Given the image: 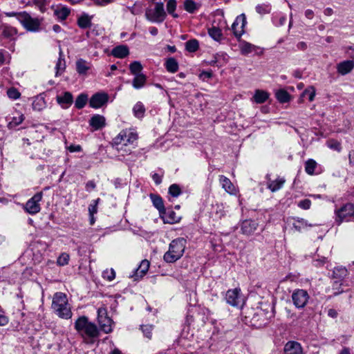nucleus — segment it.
Here are the masks:
<instances>
[{"mask_svg": "<svg viewBox=\"0 0 354 354\" xmlns=\"http://www.w3.org/2000/svg\"><path fill=\"white\" fill-rule=\"evenodd\" d=\"M68 149L71 152H76V151H80L82 148L80 145H71L68 147Z\"/></svg>", "mask_w": 354, "mask_h": 354, "instance_id": "61", "label": "nucleus"}, {"mask_svg": "<svg viewBox=\"0 0 354 354\" xmlns=\"http://www.w3.org/2000/svg\"><path fill=\"white\" fill-rule=\"evenodd\" d=\"M311 201L308 199L301 201L298 203V206L304 209H308L310 207Z\"/></svg>", "mask_w": 354, "mask_h": 354, "instance_id": "57", "label": "nucleus"}, {"mask_svg": "<svg viewBox=\"0 0 354 354\" xmlns=\"http://www.w3.org/2000/svg\"><path fill=\"white\" fill-rule=\"evenodd\" d=\"M108 100L109 96L106 93H99L93 95L91 97L89 104L91 107L97 109L106 103Z\"/></svg>", "mask_w": 354, "mask_h": 354, "instance_id": "13", "label": "nucleus"}, {"mask_svg": "<svg viewBox=\"0 0 354 354\" xmlns=\"http://www.w3.org/2000/svg\"><path fill=\"white\" fill-rule=\"evenodd\" d=\"M78 26L81 28H87L91 26V17L88 15H83L78 18Z\"/></svg>", "mask_w": 354, "mask_h": 354, "instance_id": "31", "label": "nucleus"}, {"mask_svg": "<svg viewBox=\"0 0 354 354\" xmlns=\"http://www.w3.org/2000/svg\"><path fill=\"white\" fill-rule=\"evenodd\" d=\"M129 53V48L126 46H118L112 50V55L118 58H124Z\"/></svg>", "mask_w": 354, "mask_h": 354, "instance_id": "26", "label": "nucleus"}, {"mask_svg": "<svg viewBox=\"0 0 354 354\" xmlns=\"http://www.w3.org/2000/svg\"><path fill=\"white\" fill-rule=\"evenodd\" d=\"M212 211L218 218H221L225 215L224 206L222 203H216L212 205Z\"/></svg>", "mask_w": 354, "mask_h": 354, "instance_id": "38", "label": "nucleus"}, {"mask_svg": "<svg viewBox=\"0 0 354 354\" xmlns=\"http://www.w3.org/2000/svg\"><path fill=\"white\" fill-rule=\"evenodd\" d=\"M221 57H223V60L225 61V55L224 54H216L214 58V59H212L211 62H210V64L211 65H216L218 64V62H219V60L218 58H221Z\"/></svg>", "mask_w": 354, "mask_h": 354, "instance_id": "58", "label": "nucleus"}, {"mask_svg": "<svg viewBox=\"0 0 354 354\" xmlns=\"http://www.w3.org/2000/svg\"><path fill=\"white\" fill-rule=\"evenodd\" d=\"M150 197L153 205L158 209V211L160 213L165 212V207L162 199L160 196L154 194H151Z\"/></svg>", "mask_w": 354, "mask_h": 354, "instance_id": "34", "label": "nucleus"}, {"mask_svg": "<svg viewBox=\"0 0 354 354\" xmlns=\"http://www.w3.org/2000/svg\"><path fill=\"white\" fill-rule=\"evenodd\" d=\"M102 276L104 279H106L108 281H111L115 277V270L113 268L110 270H106L103 272Z\"/></svg>", "mask_w": 354, "mask_h": 354, "instance_id": "50", "label": "nucleus"}, {"mask_svg": "<svg viewBox=\"0 0 354 354\" xmlns=\"http://www.w3.org/2000/svg\"><path fill=\"white\" fill-rule=\"evenodd\" d=\"M167 70L170 73H176L178 69V64L177 61L173 58H169L165 63Z\"/></svg>", "mask_w": 354, "mask_h": 354, "instance_id": "35", "label": "nucleus"}, {"mask_svg": "<svg viewBox=\"0 0 354 354\" xmlns=\"http://www.w3.org/2000/svg\"><path fill=\"white\" fill-rule=\"evenodd\" d=\"M258 224L252 220H245L242 222L241 230L243 234L250 235L257 230Z\"/></svg>", "mask_w": 354, "mask_h": 354, "instance_id": "15", "label": "nucleus"}, {"mask_svg": "<svg viewBox=\"0 0 354 354\" xmlns=\"http://www.w3.org/2000/svg\"><path fill=\"white\" fill-rule=\"evenodd\" d=\"M142 330L144 335L148 338L151 339L152 335V326L151 325H143L141 326Z\"/></svg>", "mask_w": 354, "mask_h": 354, "instance_id": "54", "label": "nucleus"}, {"mask_svg": "<svg viewBox=\"0 0 354 354\" xmlns=\"http://www.w3.org/2000/svg\"><path fill=\"white\" fill-rule=\"evenodd\" d=\"M269 95L267 92L261 90H257L255 91L254 99L257 103H263L268 98Z\"/></svg>", "mask_w": 354, "mask_h": 354, "instance_id": "33", "label": "nucleus"}, {"mask_svg": "<svg viewBox=\"0 0 354 354\" xmlns=\"http://www.w3.org/2000/svg\"><path fill=\"white\" fill-rule=\"evenodd\" d=\"M75 328L84 339H94L100 335L97 326L94 323L89 322L85 316H82L76 320Z\"/></svg>", "mask_w": 354, "mask_h": 354, "instance_id": "2", "label": "nucleus"}, {"mask_svg": "<svg viewBox=\"0 0 354 354\" xmlns=\"http://www.w3.org/2000/svg\"><path fill=\"white\" fill-rule=\"evenodd\" d=\"M309 295L303 289L295 290L292 294V300L295 306L297 308H304L308 303Z\"/></svg>", "mask_w": 354, "mask_h": 354, "instance_id": "9", "label": "nucleus"}, {"mask_svg": "<svg viewBox=\"0 0 354 354\" xmlns=\"http://www.w3.org/2000/svg\"><path fill=\"white\" fill-rule=\"evenodd\" d=\"M149 261L147 259L142 260L139 266V267L136 269L134 274L131 275V278H133L135 281H137L141 278H142L146 273L147 272L149 268Z\"/></svg>", "mask_w": 354, "mask_h": 354, "instance_id": "14", "label": "nucleus"}, {"mask_svg": "<svg viewBox=\"0 0 354 354\" xmlns=\"http://www.w3.org/2000/svg\"><path fill=\"white\" fill-rule=\"evenodd\" d=\"M239 47L243 55H247L257 49V46L245 41H241Z\"/></svg>", "mask_w": 354, "mask_h": 354, "instance_id": "24", "label": "nucleus"}, {"mask_svg": "<svg viewBox=\"0 0 354 354\" xmlns=\"http://www.w3.org/2000/svg\"><path fill=\"white\" fill-rule=\"evenodd\" d=\"M89 124L94 129V130H98L105 126L106 120L104 116L95 115L91 118Z\"/></svg>", "mask_w": 354, "mask_h": 354, "instance_id": "20", "label": "nucleus"}, {"mask_svg": "<svg viewBox=\"0 0 354 354\" xmlns=\"http://www.w3.org/2000/svg\"><path fill=\"white\" fill-rule=\"evenodd\" d=\"M184 8L189 12H193L196 8V3L192 0H185L184 2Z\"/></svg>", "mask_w": 354, "mask_h": 354, "instance_id": "49", "label": "nucleus"}, {"mask_svg": "<svg viewBox=\"0 0 354 354\" xmlns=\"http://www.w3.org/2000/svg\"><path fill=\"white\" fill-rule=\"evenodd\" d=\"M24 120V115L21 113L16 111L9 119L8 127L10 129L16 127Z\"/></svg>", "mask_w": 354, "mask_h": 354, "instance_id": "21", "label": "nucleus"}, {"mask_svg": "<svg viewBox=\"0 0 354 354\" xmlns=\"http://www.w3.org/2000/svg\"><path fill=\"white\" fill-rule=\"evenodd\" d=\"M95 3L100 6H106L113 1V0H94Z\"/></svg>", "mask_w": 354, "mask_h": 354, "instance_id": "62", "label": "nucleus"}, {"mask_svg": "<svg viewBox=\"0 0 354 354\" xmlns=\"http://www.w3.org/2000/svg\"><path fill=\"white\" fill-rule=\"evenodd\" d=\"M2 36L5 38L13 40L17 34V30L12 26L3 25L2 26Z\"/></svg>", "mask_w": 354, "mask_h": 354, "instance_id": "22", "label": "nucleus"}, {"mask_svg": "<svg viewBox=\"0 0 354 354\" xmlns=\"http://www.w3.org/2000/svg\"><path fill=\"white\" fill-rule=\"evenodd\" d=\"M138 139V134L132 129H124L113 139V142L118 151H123L124 153H130L131 149L126 148L133 145Z\"/></svg>", "mask_w": 354, "mask_h": 354, "instance_id": "1", "label": "nucleus"}, {"mask_svg": "<svg viewBox=\"0 0 354 354\" xmlns=\"http://www.w3.org/2000/svg\"><path fill=\"white\" fill-rule=\"evenodd\" d=\"M77 71L80 74H84L88 69V66L85 61L80 59L76 62Z\"/></svg>", "mask_w": 354, "mask_h": 354, "instance_id": "44", "label": "nucleus"}, {"mask_svg": "<svg viewBox=\"0 0 354 354\" xmlns=\"http://www.w3.org/2000/svg\"><path fill=\"white\" fill-rule=\"evenodd\" d=\"M42 192H38L27 201L25 208L29 214H35L40 211L39 202L42 198Z\"/></svg>", "mask_w": 354, "mask_h": 354, "instance_id": "10", "label": "nucleus"}, {"mask_svg": "<svg viewBox=\"0 0 354 354\" xmlns=\"http://www.w3.org/2000/svg\"><path fill=\"white\" fill-rule=\"evenodd\" d=\"M45 106L46 102L41 97H37L32 102V109L35 111H41Z\"/></svg>", "mask_w": 354, "mask_h": 354, "instance_id": "36", "label": "nucleus"}, {"mask_svg": "<svg viewBox=\"0 0 354 354\" xmlns=\"http://www.w3.org/2000/svg\"><path fill=\"white\" fill-rule=\"evenodd\" d=\"M354 68V61L346 60L339 63L337 65V72L342 75H346L350 73Z\"/></svg>", "mask_w": 354, "mask_h": 354, "instance_id": "18", "label": "nucleus"}, {"mask_svg": "<svg viewBox=\"0 0 354 354\" xmlns=\"http://www.w3.org/2000/svg\"><path fill=\"white\" fill-rule=\"evenodd\" d=\"M146 80L147 77L144 74H139L135 75L132 82V85L134 88L139 89L145 86Z\"/></svg>", "mask_w": 354, "mask_h": 354, "instance_id": "28", "label": "nucleus"}, {"mask_svg": "<svg viewBox=\"0 0 354 354\" xmlns=\"http://www.w3.org/2000/svg\"><path fill=\"white\" fill-rule=\"evenodd\" d=\"M18 20L28 31L35 32L39 29V20L37 18H32L26 12H19L18 15Z\"/></svg>", "mask_w": 354, "mask_h": 354, "instance_id": "5", "label": "nucleus"}, {"mask_svg": "<svg viewBox=\"0 0 354 354\" xmlns=\"http://www.w3.org/2000/svg\"><path fill=\"white\" fill-rule=\"evenodd\" d=\"M97 321L102 330L105 333L112 331L113 321L107 315V310L105 308L101 307L97 310Z\"/></svg>", "mask_w": 354, "mask_h": 354, "instance_id": "7", "label": "nucleus"}, {"mask_svg": "<svg viewBox=\"0 0 354 354\" xmlns=\"http://www.w3.org/2000/svg\"><path fill=\"white\" fill-rule=\"evenodd\" d=\"M275 96L277 100L281 103H286L290 101V94L283 89H280L276 91Z\"/></svg>", "mask_w": 354, "mask_h": 354, "instance_id": "30", "label": "nucleus"}, {"mask_svg": "<svg viewBox=\"0 0 354 354\" xmlns=\"http://www.w3.org/2000/svg\"><path fill=\"white\" fill-rule=\"evenodd\" d=\"M256 11L260 15H264L270 12V8L266 4H259L256 6Z\"/></svg>", "mask_w": 354, "mask_h": 354, "instance_id": "48", "label": "nucleus"}, {"mask_svg": "<svg viewBox=\"0 0 354 354\" xmlns=\"http://www.w3.org/2000/svg\"><path fill=\"white\" fill-rule=\"evenodd\" d=\"M307 226L306 221L304 219L298 220L293 224V227L298 231H300L302 228Z\"/></svg>", "mask_w": 354, "mask_h": 354, "instance_id": "56", "label": "nucleus"}, {"mask_svg": "<svg viewBox=\"0 0 354 354\" xmlns=\"http://www.w3.org/2000/svg\"><path fill=\"white\" fill-rule=\"evenodd\" d=\"M169 193L174 197H177L181 194V189L176 184H173L169 187Z\"/></svg>", "mask_w": 354, "mask_h": 354, "instance_id": "47", "label": "nucleus"}, {"mask_svg": "<svg viewBox=\"0 0 354 354\" xmlns=\"http://www.w3.org/2000/svg\"><path fill=\"white\" fill-rule=\"evenodd\" d=\"M245 25L246 17L245 14L239 15L232 26V29L236 37H240L244 33V28Z\"/></svg>", "mask_w": 354, "mask_h": 354, "instance_id": "12", "label": "nucleus"}, {"mask_svg": "<svg viewBox=\"0 0 354 354\" xmlns=\"http://www.w3.org/2000/svg\"><path fill=\"white\" fill-rule=\"evenodd\" d=\"M33 3L42 12L46 10V0H32Z\"/></svg>", "mask_w": 354, "mask_h": 354, "instance_id": "55", "label": "nucleus"}, {"mask_svg": "<svg viewBox=\"0 0 354 354\" xmlns=\"http://www.w3.org/2000/svg\"><path fill=\"white\" fill-rule=\"evenodd\" d=\"M186 245V240L178 238L173 240L169 244V250L164 255V260L173 263L179 259L183 254Z\"/></svg>", "mask_w": 354, "mask_h": 354, "instance_id": "4", "label": "nucleus"}, {"mask_svg": "<svg viewBox=\"0 0 354 354\" xmlns=\"http://www.w3.org/2000/svg\"><path fill=\"white\" fill-rule=\"evenodd\" d=\"M285 354H303L301 346L296 342H288L284 347Z\"/></svg>", "mask_w": 354, "mask_h": 354, "instance_id": "16", "label": "nucleus"}, {"mask_svg": "<svg viewBox=\"0 0 354 354\" xmlns=\"http://www.w3.org/2000/svg\"><path fill=\"white\" fill-rule=\"evenodd\" d=\"M133 112L136 118H142L145 113L144 104L140 102H138L133 108Z\"/></svg>", "mask_w": 354, "mask_h": 354, "instance_id": "32", "label": "nucleus"}, {"mask_svg": "<svg viewBox=\"0 0 354 354\" xmlns=\"http://www.w3.org/2000/svg\"><path fill=\"white\" fill-rule=\"evenodd\" d=\"M8 96L12 100H17L20 97V93L15 88H10L7 91Z\"/></svg>", "mask_w": 354, "mask_h": 354, "instance_id": "51", "label": "nucleus"}, {"mask_svg": "<svg viewBox=\"0 0 354 354\" xmlns=\"http://www.w3.org/2000/svg\"><path fill=\"white\" fill-rule=\"evenodd\" d=\"M326 145L330 149H331L333 150L337 151L338 152H339L341 151V149H342L341 144L337 140H329L327 141Z\"/></svg>", "mask_w": 354, "mask_h": 354, "instance_id": "46", "label": "nucleus"}, {"mask_svg": "<svg viewBox=\"0 0 354 354\" xmlns=\"http://www.w3.org/2000/svg\"><path fill=\"white\" fill-rule=\"evenodd\" d=\"M129 69L133 75H137L141 74L142 66L140 62L134 61L129 65Z\"/></svg>", "mask_w": 354, "mask_h": 354, "instance_id": "39", "label": "nucleus"}, {"mask_svg": "<svg viewBox=\"0 0 354 354\" xmlns=\"http://www.w3.org/2000/svg\"><path fill=\"white\" fill-rule=\"evenodd\" d=\"M326 261V258L323 257L321 259H316L314 261L315 266H320L324 264Z\"/></svg>", "mask_w": 354, "mask_h": 354, "instance_id": "63", "label": "nucleus"}, {"mask_svg": "<svg viewBox=\"0 0 354 354\" xmlns=\"http://www.w3.org/2000/svg\"><path fill=\"white\" fill-rule=\"evenodd\" d=\"M305 16L306 18L312 19L314 17V12L310 9H308L305 11Z\"/></svg>", "mask_w": 354, "mask_h": 354, "instance_id": "64", "label": "nucleus"}, {"mask_svg": "<svg viewBox=\"0 0 354 354\" xmlns=\"http://www.w3.org/2000/svg\"><path fill=\"white\" fill-rule=\"evenodd\" d=\"M347 275V270L344 267H337L333 270V276L337 279H342Z\"/></svg>", "mask_w": 354, "mask_h": 354, "instance_id": "42", "label": "nucleus"}, {"mask_svg": "<svg viewBox=\"0 0 354 354\" xmlns=\"http://www.w3.org/2000/svg\"><path fill=\"white\" fill-rule=\"evenodd\" d=\"M88 100V96L85 94H80L75 100V106L77 109L83 108Z\"/></svg>", "mask_w": 354, "mask_h": 354, "instance_id": "43", "label": "nucleus"}, {"mask_svg": "<svg viewBox=\"0 0 354 354\" xmlns=\"http://www.w3.org/2000/svg\"><path fill=\"white\" fill-rule=\"evenodd\" d=\"M8 323V318L4 315L0 314V326H6Z\"/></svg>", "mask_w": 354, "mask_h": 354, "instance_id": "60", "label": "nucleus"}, {"mask_svg": "<svg viewBox=\"0 0 354 354\" xmlns=\"http://www.w3.org/2000/svg\"><path fill=\"white\" fill-rule=\"evenodd\" d=\"M66 68V62L64 58V55L62 51L60 50L59 51V57L57 59V62L56 63L55 66V76H59L61 75Z\"/></svg>", "mask_w": 354, "mask_h": 354, "instance_id": "23", "label": "nucleus"}, {"mask_svg": "<svg viewBox=\"0 0 354 354\" xmlns=\"http://www.w3.org/2000/svg\"><path fill=\"white\" fill-rule=\"evenodd\" d=\"M212 77V73L211 71H203L201 74H200V77L202 78L203 80H205V78H211Z\"/></svg>", "mask_w": 354, "mask_h": 354, "instance_id": "59", "label": "nucleus"}, {"mask_svg": "<svg viewBox=\"0 0 354 354\" xmlns=\"http://www.w3.org/2000/svg\"><path fill=\"white\" fill-rule=\"evenodd\" d=\"M225 300L226 302L232 306H239L242 302V299L241 298V290L239 288H234L227 290L225 294Z\"/></svg>", "mask_w": 354, "mask_h": 354, "instance_id": "11", "label": "nucleus"}, {"mask_svg": "<svg viewBox=\"0 0 354 354\" xmlns=\"http://www.w3.org/2000/svg\"><path fill=\"white\" fill-rule=\"evenodd\" d=\"M315 94H316L315 88L313 86H310L307 87L303 91V93H301V95L299 97V102H303V101H304L303 98L304 96L306 95V96H308L309 101L313 102L315 99Z\"/></svg>", "mask_w": 354, "mask_h": 354, "instance_id": "27", "label": "nucleus"}, {"mask_svg": "<svg viewBox=\"0 0 354 354\" xmlns=\"http://www.w3.org/2000/svg\"><path fill=\"white\" fill-rule=\"evenodd\" d=\"M219 182L222 186V187L230 194H235L236 193V189L234 185L232 184L231 180L224 176H219Z\"/></svg>", "mask_w": 354, "mask_h": 354, "instance_id": "19", "label": "nucleus"}, {"mask_svg": "<svg viewBox=\"0 0 354 354\" xmlns=\"http://www.w3.org/2000/svg\"><path fill=\"white\" fill-rule=\"evenodd\" d=\"M209 36L216 41H220L222 38L221 30L216 27H212L208 29Z\"/></svg>", "mask_w": 354, "mask_h": 354, "instance_id": "37", "label": "nucleus"}, {"mask_svg": "<svg viewBox=\"0 0 354 354\" xmlns=\"http://www.w3.org/2000/svg\"><path fill=\"white\" fill-rule=\"evenodd\" d=\"M266 179L268 180V188L272 192L280 189L286 182L283 178H278L275 180H271L269 174L266 175Z\"/></svg>", "mask_w": 354, "mask_h": 354, "instance_id": "17", "label": "nucleus"}, {"mask_svg": "<svg viewBox=\"0 0 354 354\" xmlns=\"http://www.w3.org/2000/svg\"><path fill=\"white\" fill-rule=\"evenodd\" d=\"M68 261H69V255L66 253H63L58 257L57 264L63 266L67 265L68 263Z\"/></svg>", "mask_w": 354, "mask_h": 354, "instance_id": "52", "label": "nucleus"}, {"mask_svg": "<svg viewBox=\"0 0 354 354\" xmlns=\"http://www.w3.org/2000/svg\"><path fill=\"white\" fill-rule=\"evenodd\" d=\"M199 44L196 39H190L185 44V48L187 51L193 53L198 50Z\"/></svg>", "mask_w": 354, "mask_h": 354, "instance_id": "40", "label": "nucleus"}, {"mask_svg": "<svg viewBox=\"0 0 354 354\" xmlns=\"http://www.w3.org/2000/svg\"><path fill=\"white\" fill-rule=\"evenodd\" d=\"M100 201V198L93 201L92 203H91L88 206V212L90 216L94 215V214L97 212V204Z\"/></svg>", "mask_w": 354, "mask_h": 354, "instance_id": "53", "label": "nucleus"}, {"mask_svg": "<svg viewBox=\"0 0 354 354\" xmlns=\"http://www.w3.org/2000/svg\"><path fill=\"white\" fill-rule=\"evenodd\" d=\"M336 222L339 224L344 221H348L354 216V205L351 203H346L342 207L335 210Z\"/></svg>", "mask_w": 354, "mask_h": 354, "instance_id": "8", "label": "nucleus"}, {"mask_svg": "<svg viewBox=\"0 0 354 354\" xmlns=\"http://www.w3.org/2000/svg\"><path fill=\"white\" fill-rule=\"evenodd\" d=\"M145 15L147 19L152 22L160 23L163 21L166 16L163 3H156L154 9L147 10Z\"/></svg>", "mask_w": 354, "mask_h": 354, "instance_id": "6", "label": "nucleus"}, {"mask_svg": "<svg viewBox=\"0 0 354 354\" xmlns=\"http://www.w3.org/2000/svg\"><path fill=\"white\" fill-rule=\"evenodd\" d=\"M316 167L317 162L313 159H309L306 162L305 171L308 174L312 175L314 174Z\"/></svg>", "mask_w": 354, "mask_h": 354, "instance_id": "41", "label": "nucleus"}, {"mask_svg": "<svg viewBox=\"0 0 354 354\" xmlns=\"http://www.w3.org/2000/svg\"><path fill=\"white\" fill-rule=\"evenodd\" d=\"M52 308L62 319H69L72 316V312L68 304L66 295L62 292H57L54 295Z\"/></svg>", "mask_w": 354, "mask_h": 354, "instance_id": "3", "label": "nucleus"}, {"mask_svg": "<svg viewBox=\"0 0 354 354\" xmlns=\"http://www.w3.org/2000/svg\"><path fill=\"white\" fill-rule=\"evenodd\" d=\"M54 14L61 20H64L70 14V10L65 6H57L55 10Z\"/></svg>", "mask_w": 354, "mask_h": 354, "instance_id": "29", "label": "nucleus"}, {"mask_svg": "<svg viewBox=\"0 0 354 354\" xmlns=\"http://www.w3.org/2000/svg\"><path fill=\"white\" fill-rule=\"evenodd\" d=\"M176 8V0H169L167 4V10L169 14L171 15L174 17H178V15L174 12Z\"/></svg>", "mask_w": 354, "mask_h": 354, "instance_id": "45", "label": "nucleus"}, {"mask_svg": "<svg viewBox=\"0 0 354 354\" xmlns=\"http://www.w3.org/2000/svg\"><path fill=\"white\" fill-rule=\"evenodd\" d=\"M57 101L62 106L66 105V107H67L73 102V95L69 92H65L63 95L57 96Z\"/></svg>", "mask_w": 354, "mask_h": 354, "instance_id": "25", "label": "nucleus"}]
</instances>
